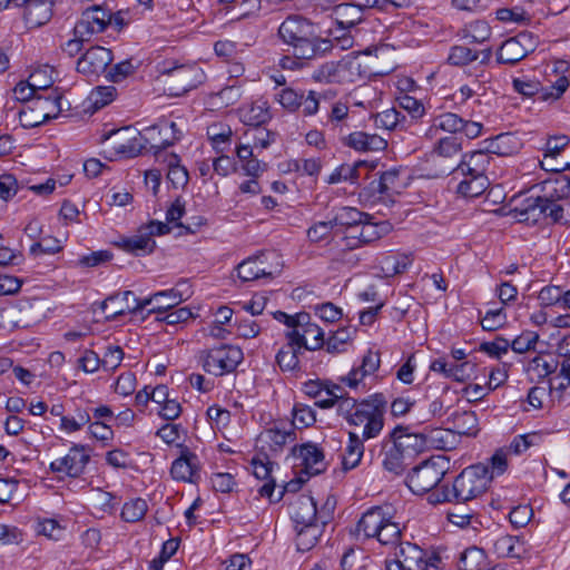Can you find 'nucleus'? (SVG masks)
<instances>
[{
	"label": "nucleus",
	"mask_w": 570,
	"mask_h": 570,
	"mask_svg": "<svg viewBox=\"0 0 570 570\" xmlns=\"http://www.w3.org/2000/svg\"><path fill=\"white\" fill-rule=\"evenodd\" d=\"M492 481L488 464L478 463L465 468L454 480L452 488L434 492L429 500L433 503H465L482 495Z\"/></svg>",
	"instance_id": "obj_1"
},
{
	"label": "nucleus",
	"mask_w": 570,
	"mask_h": 570,
	"mask_svg": "<svg viewBox=\"0 0 570 570\" xmlns=\"http://www.w3.org/2000/svg\"><path fill=\"white\" fill-rule=\"evenodd\" d=\"M274 318L287 326L285 336L292 343H296L298 348L317 351L325 345L324 331L312 322L308 313L288 315L277 311L274 313Z\"/></svg>",
	"instance_id": "obj_2"
},
{
	"label": "nucleus",
	"mask_w": 570,
	"mask_h": 570,
	"mask_svg": "<svg viewBox=\"0 0 570 570\" xmlns=\"http://www.w3.org/2000/svg\"><path fill=\"white\" fill-rule=\"evenodd\" d=\"M119 298L126 301V305L121 306L120 309L112 311L115 314L138 313L153 303L155 305L148 313L161 314L176 307L184 299L183 294L177 288L157 292L144 299H139L131 291H125L122 293L111 295V297L106 302V305L108 306Z\"/></svg>",
	"instance_id": "obj_3"
},
{
	"label": "nucleus",
	"mask_w": 570,
	"mask_h": 570,
	"mask_svg": "<svg viewBox=\"0 0 570 570\" xmlns=\"http://www.w3.org/2000/svg\"><path fill=\"white\" fill-rule=\"evenodd\" d=\"M159 73L168 94L176 97L196 88L205 80V72L197 63L165 62Z\"/></svg>",
	"instance_id": "obj_4"
},
{
	"label": "nucleus",
	"mask_w": 570,
	"mask_h": 570,
	"mask_svg": "<svg viewBox=\"0 0 570 570\" xmlns=\"http://www.w3.org/2000/svg\"><path fill=\"white\" fill-rule=\"evenodd\" d=\"M386 400L383 394H374L360 402L356 411L348 420L350 425H363L362 436L365 440L376 438L384 426Z\"/></svg>",
	"instance_id": "obj_5"
},
{
	"label": "nucleus",
	"mask_w": 570,
	"mask_h": 570,
	"mask_svg": "<svg viewBox=\"0 0 570 570\" xmlns=\"http://www.w3.org/2000/svg\"><path fill=\"white\" fill-rule=\"evenodd\" d=\"M362 77V65L354 52L341 60L324 62L312 75L315 81L324 83H352Z\"/></svg>",
	"instance_id": "obj_6"
},
{
	"label": "nucleus",
	"mask_w": 570,
	"mask_h": 570,
	"mask_svg": "<svg viewBox=\"0 0 570 570\" xmlns=\"http://www.w3.org/2000/svg\"><path fill=\"white\" fill-rule=\"evenodd\" d=\"M62 95L57 88L46 91V95L36 97L32 104L19 114L20 122L26 128L42 125L51 118H56L61 111Z\"/></svg>",
	"instance_id": "obj_7"
},
{
	"label": "nucleus",
	"mask_w": 570,
	"mask_h": 570,
	"mask_svg": "<svg viewBox=\"0 0 570 570\" xmlns=\"http://www.w3.org/2000/svg\"><path fill=\"white\" fill-rule=\"evenodd\" d=\"M288 46L292 48L291 51L294 58L283 57L281 59V66L284 69H294L295 67L302 66L297 60L316 59L333 49V43L320 37L315 29L311 31V35L303 36L299 40H295Z\"/></svg>",
	"instance_id": "obj_8"
},
{
	"label": "nucleus",
	"mask_w": 570,
	"mask_h": 570,
	"mask_svg": "<svg viewBox=\"0 0 570 570\" xmlns=\"http://www.w3.org/2000/svg\"><path fill=\"white\" fill-rule=\"evenodd\" d=\"M446 462L442 458L425 460L412 469L406 476V485L414 494H424L434 489L446 472Z\"/></svg>",
	"instance_id": "obj_9"
},
{
	"label": "nucleus",
	"mask_w": 570,
	"mask_h": 570,
	"mask_svg": "<svg viewBox=\"0 0 570 570\" xmlns=\"http://www.w3.org/2000/svg\"><path fill=\"white\" fill-rule=\"evenodd\" d=\"M243 358V351L238 346L227 344L213 347L202 354L204 370L215 376L235 371Z\"/></svg>",
	"instance_id": "obj_10"
},
{
	"label": "nucleus",
	"mask_w": 570,
	"mask_h": 570,
	"mask_svg": "<svg viewBox=\"0 0 570 570\" xmlns=\"http://www.w3.org/2000/svg\"><path fill=\"white\" fill-rule=\"evenodd\" d=\"M156 130L157 128H147L144 134L130 128L116 130L110 141L111 148L118 156L125 158L136 157L146 148L147 144L151 145L156 140Z\"/></svg>",
	"instance_id": "obj_11"
},
{
	"label": "nucleus",
	"mask_w": 570,
	"mask_h": 570,
	"mask_svg": "<svg viewBox=\"0 0 570 570\" xmlns=\"http://www.w3.org/2000/svg\"><path fill=\"white\" fill-rule=\"evenodd\" d=\"M169 232L170 227L167 223L151 220L148 225L139 228L136 235L121 238L117 245L124 250L135 255L150 254L156 247L153 236L165 235Z\"/></svg>",
	"instance_id": "obj_12"
},
{
	"label": "nucleus",
	"mask_w": 570,
	"mask_h": 570,
	"mask_svg": "<svg viewBox=\"0 0 570 570\" xmlns=\"http://www.w3.org/2000/svg\"><path fill=\"white\" fill-rule=\"evenodd\" d=\"M335 503L327 499L321 509L318 522L295 527L296 547L298 551L306 552L313 549L323 533L324 527L331 521Z\"/></svg>",
	"instance_id": "obj_13"
},
{
	"label": "nucleus",
	"mask_w": 570,
	"mask_h": 570,
	"mask_svg": "<svg viewBox=\"0 0 570 570\" xmlns=\"http://www.w3.org/2000/svg\"><path fill=\"white\" fill-rule=\"evenodd\" d=\"M513 89L524 97H533L539 95L541 101H554L559 99L563 92L568 89L570 82L567 77H559L556 82L549 88H541L540 82L514 78L512 81Z\"/></svg>",
	"instance_id": "obj_14"
},
{
	"label": "nucleus",
	"mask_w": 570,
	"mask_h": 570,
	"mask_svg": "<svg viewBox=\"0 0 570 570\" xmlns=\"http://www.w3.org/2000/svg\"><path fill=\"white\" fill-rule=\"evenodd\" d=\"M90 460L89 454L86 453V448L80 444H75L70 448L69 452L49 465L52 473H63L70 478H79Z\"/></svg>",
	"instance_id": "obj_15"
},
{
	"label": "nucleus",
	"mask_w": 570,
	"mask_h": 570,
	"mask_svg": "<svg viewBox=\"0 0 570 570\" xmlns=\"http://www.w3.org/2000/svg\"><path fill=\"white\" fill-rule=\"evenodd\" d=\"M111 16L101 7H92L83 11L81 19L73 27V36L91 39L96 33L105 31Z\"/></svg>",
	"instance_id": "obj_16"
},
{
	"label": "nucleus",
	"mask_w": 570,
	"mask_h": 570,
	"mask_svg": "<svg viewBox=\"0 0 570 570\" xmlns=\"http://www.w3.org/2000/svg\"><path fill=\"white\" fill-rule=\"evenodd\" d=\"M111 50L94 46L89 48L77 61V71L86 77H98L111 63Z\"/></svg>",
	"instance_id": "obj_17"
},
{
	"label": "nucleus",
	"mask_w": 570,
	"mask_h": 570,
	"mask_svg": "<svg viewBox=\"0 0 570 570\" xmlns=\"http://www.w3.org/2000/svg\"><path fill=\"white\" fill-rule=\"evenodd\" d=\"M379 458L383 469L390 473L400 475L405 470V459L407 455L391 433L381 442Z\"/></svg>",
	"instance_id": "obj_18"
},
{
	"label": "nucleus",
	"mask_w": 570,
	"mask_h": 570,
	"mask_svg": "<svg viewBox=\"0 0 570 570\" xmlns=\"http://www.w3.org/2000/svg\"><path fill=\"white\" fill-rule=\"evenodd\" d=\"M558 200H543V198H527L520 209V216H524V220L530 218L538 220V216L543 215L550 217L554 223H559L563 218V207L557 204Z\"/></svg>",
	"instance_id": "obj_19"
},
{
	"label": "nucleus",
	"mask_w": 570,
	"mask_h": 570,
	"mask_svg": "<svg viewBox=\"0 0 570 570\" xmlns=\"http://www.w3.org/2000/svg\"><path fill=\"white\" fill-rule=\"evenodd\" d=\"M170 474L175 480L196 483L199 479V461L195 453L188 449L181 451L170 469Z\"/></svg>",
	"instance_id": "obj_20"
},
{
	"label": "nucleus",
	"mask_w": 570,
	"mask_h": 570,
	"mask_svg": "<svg viewBox=\"0 0 570 570\" xmlns=\"http://www.w3.org/2000/svg\"><path fill=\"white\" fill-rule=\"evenodd\" d=\"M321 510H317L316 502L313 497L302 494L292 504V519L295 527L314 524L318 522Z\"/></svg>",
	"instance_id": "obj_21"
},
{
	"label": "nucleus",
	"mask_w": 570,
	"mask_h": 570,
	"mask_svg": "<svg viewBox=\"0 0 570 570\" xmlns=\"http://www.w3.org/2000/svg\"><path fill=\"white\" fill-rule=\"evenodd\" d=\"M345 146L353 148L357 151H381L387 146L384 138L376 134H367L364 131H354L342 138Z\"/></svg>",
	"instance_id": "obj_22"
},
{
	"label": "nucleus",
	"mask_w": 570,
	"mask_h": 570,
	"mask_svg": "<svg viewBox=\"0 0 570 570\" xmlns=\"http://www.w3.org/2000/svg\"><path fill=\"white\" fill-rule=\"evenodd\" d=\"M390 433L407 456H413L429 448L426 430L422 433H407L406 428L399 425Z\"/></svg>",
	"instance_id": "obj_23"
},
{
	"label": "nucleus",
	"mask_w": 570,
	"mask_h": 570,
	"mask_svg": "<svg viewBox=\"0 0 570 570\" xmlns=\"http://www.w3.org/2000/svg\"><path fill=\"white\" fill-rule=\"evenodd\" d=\"M314 24L307 19L299 16L286 18L278 28L281 39L288 46L295 40H299L303 36L311 35Z\"/></svg>",
	"instance_id": "obj_24"
},
{
	"label": "nucleus",
	"mask_w": 570,
	"mask_h": 570,
	"mask_svg": "<svg viewBox=\"0 0 570 570\" xmlns=\"http://www.w3.org/2000/svg\"><path fill=\"white\" fill-rule=\"evenodd\" d=\"M252 465L254 469V475L259 480H265L266 482L261 487L259 494L262 497L268 498L271 501H279L283 497V491L279 492V495L273 500V494L275 491V480L271 478V473L273 470V462L268 460L266 455L255 456L252 460Z\"/></svg>",
	"instance_id": "obj_25"
},
{
	"label": "nucleus",
	"mask_w": 570,
	"mask_h": 570,
	"mask_svg": "<svg viewBox=\"0 0 570 570\" xmlns=\"http://www.w3.org/2000/svg\"><path fill=\"white\" fill-rule=\"evenodd\" d=\"M395 557L403 563L405 570H426L429 562L425 559V552L416 544L411 542H400Z\"/></svg>",
	"instance_id": "obj_26"
},
{
	"label": "nucleus",
	"mask_w": 570,
	"mask_h": 570,
	"mask_svg": "<svg viewBox=\"0 0 570 570\" xmlns=\"http://www.w3.org/2000/svg\"><path fill=\"white\" fill-rule=\"evenodd\" d=\"M491 157L484 149L474 150L462 156L453 173L485 175Z\"/></svg>",
	"instance_id": "obj_27"
},
{
	"label": "nucleus",
	"mask_w": 570,
	"mask_h": 570,
	"mask_svg": "<svg viewBox=\"0 0 570 570\" xmlns=\"http://www.w3.org/2000/svg\"><path fill=\"white\" fill-rule=\"evenodd\" d=\"M296 453V449H294ZM298 458L302 459V471L311 475H317L325 469L324 454L321 449L314 444H304L297 450Z\"/></svg>",
	"instance_id": "obj_28"
},
{
	"label": "nucleus",
	"mask_w": 570,
	"mask_h": 570,
	"mask_svg": "<svg viewBox=\"0 0 570 570\" xmlns=\"http://www.w3.org/2000/svg\"><path fill=\"white\" fill-rule=\"evenodd\" d=\"M386 515L387 513L381 507L368 509L356 524V534L363 535L364 539L374 538L383 521H386Z\"/></svg>",
	"instance_id": "obj_29"
},
{
	"label": "nucleus",
	"mask_w": 570,
	"mask_h": 570,
	"mask_svg": "<svg viewBox=\"0 0 570 570\" xmlns=\"http://www.w3.org/2000/svg\"><path fill=\"white\" fill-rule=\"evenodd\" d=\"M380 354L368 351L364 356L360 367L353 368L347 376L342 377V382L352 389H356L366 375L373 374L380 367Z\"/></svg>",
	"instance_id": "obj_30"
},
{
	"label": "nucleus",
	"mask_w": 570,
	"mask_h": 570,
	"mask_svg": "<svg viewBox=\"0 0 570 570\" xmlns=\"http://www.w3.org/2000/svg\"><path fill=\"white\" fill-rule=\"evenodd\" d=\"M52 1L32 0L24 10L23 19L29 28H37L46 24L52 17Z\"/></svg>",
	"instance_id": "obj_31"
},
{
	"label": "nucleus",
	"mask_w": 570,
	"mask_h": 570,
	"mask_svg": "<svg viewBox=\"0 0 570 570\" xmlns=\"http://www.w3.org/2000/svg\"><path fill=\"white\" fill-rule=\"evenodd\" d=\"M491 56V48L476 51L465 46H453L450 50L448 61L453 66L462 67L478 59H480L481 63H488Z\"/></svg>",
	"instance_id": "obj_32"
},
{
	"label": "nucleus",
	"mask_w": 570,
	"mask_h": 570,
	"mask_svg": "<svg viewBox=\"0 0 570 570\" xmlns=\"http://www.w3.org/2000/svg\"><path fill=\"white\" fill-rule=\"evenodd\" d=\"M452 431L459 435L475 436L479 432L478 417L472 411L453 412L446 420Z\"/></svg>",
	"instance_id": "obj_33"
},
{
	"label": "nucleus",
	"mask_w": 570,
	"mask_h": 570,
	"mask_svg": "<svg viewBox=\"0 0 570 570\" xmlns=\"http://www.w3.org/2000/svg\"><path fill=\"white\" fill-rule=\"evenodd\" d=\"M333 18L337 26L353 29L363 21L364 14L355 2H347L334 7Z\"/></svg>",
	"instance_id": "obj_34"
},
{
	"label": "nucleus",
	"mask_w": 570,
	"mask_h": 570,
	"mask_svg": "<svg viewBox=\"0 0 570 570\" xmlns=\"http://www.w3.org/2000/svg\"><path fill=\"white\" fill-rule=\"evenodd\" d=\"M265 257L264 253H261L258 255L248 257L244 259L242 263L237 266V274L238 277L244 282H250L255 281L259 277L272 276L271 271H266V268L263 266Z\"/></svg>",
	"instance_id": "obj_35"
},
{
	"label": "nucleus",
	"mask_w": 570,
	"mask_h": 570,
	"mask_svg": "<svg viewBox=\"0 0 570 570\" xmlns=\"http://www.w3.org/2000/svg\"><path fill=\"white\" fill-rule=\"evenodd\" d=\"M364 440L365 439H363L362 435H358L355 432L348 433V442L345 446L342 460L343 469L345 471L352 470L360 464L364 454Z\"/></svg>",
	"instance_id": "obj_36"
},
{
	"label": "nucleus",
	"mask_w": 570,
	"mask_h": 570,
	"mask_svg": "<svg viewBox=\"0 0 570 570\" xmlns=\"http://www.w3.org/2000/svg\"><path fill=\"white\" fill-rule=\"evenodd\" d=\"M399 178L397 169H390L381 174L379 179H374L370 183V186L365 188L361 196H380L390 195L391 191L396 190L395 183Z\"/></svg>",
	"instance_id": "obj_37"
},
{
	"label": "nucleus",
	"mask_w": 570,
	"mask_h": 570,
	"mask_svg": "<svg viewBox=\"0 0 570 570\" xmlns=\"http://www.w3.org/2000/svg\"><path fill=\"white\" fill-rule=\"evenodd\" d=\"M296 435L294 429L289 430L282 429L277 425L265 430L261 435L259 440L268 444L271 451L279 452L287 442H293Z\"/></svg>",
	"instance_id": "obj_38"
},
{
	"label": "nucleus",
	"mask_w": 570,
	"mask_h": 570,
	"mask_svg": "<svg viewBox=\"0 0 570 570\" xmlns=\"http://www.w3.org/2000/svg\"><path fill=\"white\" fill-rule=\"evenodd\" d=\"M429 448L450 451L459 444V435L455 434L451 428L448 429H430L426 430Z\"/></svg>",
	"instance_id": "obj_39"
},
{
	"label": "nucleus",
	"mask_w": 570,
	"mask_h": 570,
	"mask_svg": "<svg viewBox=\"0 0 570 570\" xmlns=\"http://www.w3.org/2000/svg\"><path fill=\"white\" fill-rule=\"evenodd\" d=\"M464 179L458 185L456 191L463 197H478L483 194L490 185L487 175L462 174Z\"/></svg>",
	"instance_id": "obj_40"
},
{
	"label": "nucleus",
	"mask_w": 570,
	"mask_h": 570,
	"mask_svg": "<svg viewBox=\"0 0 570 570\" xmlns=\"http://www.w3.org/2000/svg\"><path fill=\"white\" fill-rule=\"evenodd\" d=\"M567 185L568 176L566 175H558L553 178H549L541 184L543 195L538 196V198H543V200L550 202L569 198V189Z\"/></svg>",
	"instance_id": "obj_41"
},
{
	"label": "nucleus",
	"mask_w": 570,
	"mask_h": 570,
	"mask_svg": "<svg viewBox=\"0 0 570 570\" xmlns=\"http://www.w3.org/2000/svg\"><path fill=\"white\" fill-rule=\"evenodd\" d=\"M464 125V119L454 112H444L435 116L431 121V127L428 131L430 136L441 129L445 132L456 134L460 132Z\"/></svg>",
	"instance_id": "obj_42"
},
{
	"label": "nucleus",
	"mask_w": 570,
	"mask_h": 570,
	"mask_svg": "<svg viewBox=\"0 0 570 570\" xmlns=\"http://www.w3.org/2000/svg\"><path fill=\"white\" fill-rule=\"evenodd\" d=\"M487 566V556L484 551L478 547L466 548L460 553L458 568L460 570H483Z\"/></svg>",
	"instance_id": "obj_43"
},
{
	"label": "nucleus",
	"mask_w": 570,
	"mask_h": 570,
	"mask_svg": "<svg viewBox=\"0 0 570 570\" xmlns=\"http://www.w3.org/2000/svg\"><path fill=\"white\" fill-rule=\"evenodd\" d=\"M558 366V360L552 357L547 360L543 355L539 354L529 362L527 371L531 380H542L554 373Z\"/></svg>",
	"instance_id": "obj_44"
},
{
	"label": "nucleus",
	"mask_w": 570,
	"mask_h": 570,
	"mask_svg": "<svg viewBox=\"0 0 570 570\" xmlns=\"http://www.w3.org/2000/svg\"><path fill=\"white\" fill-rule=\"evenodd\" d=\"M527 55L513 38L505 40L498 50L497 60L499 63L515 65L524 59Z\"/></svg>",
	"instance_id": "obj_45"
},
{
	"label": "nucleus",
	"mask_w": 570,
	"mask_h": 570,
	"mask_svg": "<svg viewBox=\"0 0 570 570\" xmlns=\"http://www.w3.org/2000/svg\"><path fill=\"white\" fill-rule=\"evenodd\" d=\"M371 215L360 212L354 207H343L336 212L333 217L335 226L354 227L364 223V219H370Z\"/></svg>",
	"instance_id": "obj_46"
},
{
	"label": "nucleus",
	"mask_w": 570,
	"mask_h": 570,
	"mask_svg": "<svg viewBox=\"0 0 570 570\" xmlns=\"http://www.w3.org/2000/svg\"><path fill=\"white\" fill-rule=\"evenodd\" d=\"M326 384L321 381H308L304 384L306 395L315 399V405L321 409H330L333 406L331 393L325 391Z\"/></svg>",
	"instance_id": "obj_47"
},
{
	"label": "nucleus",
	"mask_w": 570,
	"mask_h": 570,
	"mask_svg": "<svg viewBox=\"0 0 570 570\" xmlns=\"http://www.w3.org/2000/svg\"><path fill=\"white\" fill-rule=\"evenodd\" d=\"M514 140V137L510 132H503L494 138H491L489 140H485L487 146L484 147V150L490 154H494L498 156H507L513 153L514 146H512V142Z\"/></svg>",
	"instance_id": "obj_48"
},
{
	"label": "nucleus",
	"mask_w": 570,
	"mask_h": 570,
	"mask_svg": "<svg viewBox=\"0 0 570 570\" xmlns=\"http://www.w3.org/2000/svg\"><path fill=\"white\" fill-rule=\"evenodd\" d=\"M296 343L288 341L276 354V362L282 371H294L298 367V352Z\"/></svg>",
	"instance_id": "obj_49"
},
{
	"label": "nucleus",
	"mask_w": 570,
	"mask_h": 570,
	"mask_svg": "<svg viewBox=\"0 0 570 570\" xmlns=\"http://www.w3.org/2000/svg\"><path fill=\"white\" fill-rule=\"evenodd\" d=\"M268 109L265 105H250L247 108L240 110L242 121L247 126L259 128L261 125L265 124L269 119Z\"/></svg>",
	"instance_id": "obj_50"
},
{
	"label": "nucleus",
	"mask_w": 570,
	"mask_h": 570,
	"mask_svg": "<svg viewBox=\"0 0 570 570\" xmlns=\"http://www.w3.org/2000/svg\"><path fill=\"white\" fill-rule=\"evenodd\" d=\"M380 264L384 276L392 277L407 268L410 258L405 255H386L381 259Z\"/></svg>",
	"instance_id": "obj_51"
},
{
	"label": "nucleus",
	"mask_w": 570,
	"mask_h": 570,
	"mask_svg": "<svg viewBox=\"0 0 570 570\" xmlns=\"http://www.w3.org/2000/svg\"><path fill=\"white\" fill-rule=\"evenodd\" d=\"M355 330L351 327H341L335 331L325 342L328 353H341L345 350V345L352 340Z\"/></svg>",
	"instance_id": "obj_52"
},
{
	"label": "nucleus",
	"mask_w": 570,
	"mask_h": 570,
	"mask_svg": "<svg viewBox=\"0 0 570 570\" xmlns=\"http://www.w3.org/2000/svg\"><path fill=\"white\" fill-rule=\"evenodd\" d=\"M147 510L148 505L144 499H131L124 504L121 510V518L126 522H137L145 517Z\"/></svg>",
	"instance_id": "obj_53"
},
{
	"label": "nucleus",
	"mask_w": 570,
	"mask_h": 570,
	"mask_svg": "<svg viewBox=\"0 0 570 570\" xmlns=\"http://www.w3.org/2000/svg\"><path fill=\"white\" fill-rule=\"evenodd\" d=\"M151 128H157L156 134L161 135V132L170 134L171 138H164L160 140H155L151 142V148H166L175 144V141L180 139L181 131L178 129L176 122L174 121H163L160 125L153 126Z\"/></svg>",
	"instance_id": "obj_54"
},
{
	"label": "nucleus",
	"mask_w": 570,
	"mask_h": 570,
	"mask_svg": "<svg viewBox=\"0 0 570 570\" xmlns=\"http://www.w3.org/2000/svg\"><path fill=\"white\" fill-rule=\"evenodd\" d=\"M405 119V116L402 115L401 111L395 108L386 109L382 112H379L375 116V126L377 128H384L387 130H395L397 127H403L402 121Z\"/></svg>",
	"instance_id": "obj_55"
},
{
	"label": "nucleus",
	"mask_w": 570,
	"mask_h": 570,
	"mask_svg": "<svg viewBox=\"0 0 570 570\" xmlns=\"http://www.w3.org/2000/svg\"><path fill=\"white\" fill-rule=\"evenodd\" d=\"M374 538L384 546L396 544L401 538V528L399 523L390 521L386 515V521H383V524H381L380 530Z\"/></svg>",
	"instance_id": "obj_56"
},
{
	"label": "nucleus",
	"mask_w": 570,
	"mask_h": 570,
	"mask_svg": "<svg viewBox=\"0 0 570 570\" xmlns=\"http://www.w3.org/2000/svg\"><path fill=\"white\" fill-rule=\"evenodd\" d=\"M117 94L114 86H99L96 87L89 96V100L95 110L101 109L110 104Z\"/></svg>",
	"instance_id": "obj_57"
},
{
	"label": "nucleus",
	"mask_w": 570,
	"mask_h": 570,
	"mask_svg": "<svg viewBox=\"0 0 570 570\" xmlns=\"http://www.w3.org/2000/svg\"><path fill=\"white\" fill-rule=\"evenodd\" d=\"M464 38L469 39V42L482 43L488 40L491 36V28L485 21H474L464 29Z\"/></svg>",
	"instance_id": "obj_58"
},
{
	"label": "nucleus",
	"mask_w": 570,
	"mask_h": 570,
	"mask_svg": "<svg viewBox=\"0 0 570 570\" xmlns=\"http://www.w3.org/2000/svg\"><path fill=\"white\" fill-rule=\"evenodd\" d=\"M167 177L175 187H184L188 183V171L176 155L170 156Z\"/></svg>",
	"instance_id": "obj_59"
},
{
	"label": "nucleus",
	"mask_w": 570,
	"mask_h": 570,
	"mask_svg": "<svg viewBox=\"0 0 570 570\" xmlns=\"http://www.w3.org/2000/svg\"><path fill=\"white\" fill-rule=\"evenodd\" d=\"M433 150L441 157L451 158L460 154L462 150V142L454 136L443 137L439 139Z\"/></svg>",
	"instance_id": "obj_60"
},
{
	"label": "nucleus",
	"mask_w": 570,
	"mask_h": 570,
	"mask_svg": "<svg viewBox=\"0 0 570 570\" xmlns=\"http://www.w3.org/2000/svg\"><path fill=\"white\" fill-rule=\"evenodd\" d=\"M362 167H365L363 163H357L355 165H342L330 175L328 183L336 184L342 180L354 181L357 179L358 170Z\"/></svg>",
	"instance_id": "obj_61"
},
{
	"label": "nucleus",
	"mask_w": 570,
	"mask_h": 570,
	"mask_svg": "<svg viewBox=\"0 0 570 570\" xmlns=\"http://www.w3.org/2000/svg\"><path fill=\"white\" fill-rule=\"evenodd\" d=\"M495 551L501 557H519V539L513 535H502L494 542Z\"/></svg>",
	"instance_id": "obj_62"
},
{
	"label": "nucleus",
	"mask_w": 570,
	"mask_h": 570,
	"mask_svg": "<svg viewBox=\"0 0 570 570\" xmlns=\"http://www.w3.org/2000/svg\"><path fill=\"white\" fill-rule=\"evenodd\" d=\"M539 341V334L537 332L525 331L517 336L511 343L510 347L513 352L522 354L528 351L534 350L535 344Z\"/></svg>",
	"instance_id": "obj_63"
},
{
	"label": "nucleus",
	"mask_w": 570,
	"mask_h": 570,
	"mask_svg": "<svg viewBox=\"0 0 570 570\" xmlns=\"http://www.w3.org/2000/svg\"><path fill=\"white\" fill-rule=\"evenodd\" d=\"M532 517L533 510L528 504L514 507L509 513L510 522L514 528L525 527Z\"/></svg>",
	"instance_id": "obj_64"
}]
</instances>
